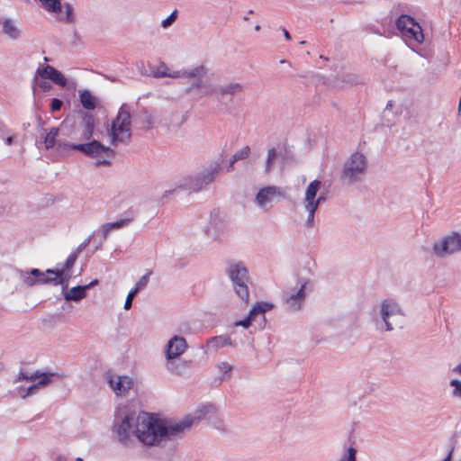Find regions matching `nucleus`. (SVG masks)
Here are the masks:
<instances>
[{"instance_id": "f257e3e1", "label": "nucleus", "mask_w": 461, "mask_h": 461, "mask_svg": "<svg viewBox=\"0 0 461 461\" xmlns=\"http://www.w3.org/2000/svg\"><path fill=\"white\" fill-rule=\"evenodd\" d=\"M212 406H205L197 412V417L186 416L177 422H168L159 420L147 412L137 415L134 436L144 445L158 446L167 440L182 438L185 430H188L195 420H199L205 415Z\"/></svg>"}, {"instance_id": "f03ea898", "label": "nucleus", "mask_w": 461, "mask_h": 461, "mask_svg": "<svg viewBox=\"0 0 461 461\" xmlns=\"http://www.w3.org/2000/svg\"><path fill=\"white\" fill-rule=\"evenodd\" d=\"M55 377H58V375L55 373H40L39 371H36L30 375H25L24 373H20L14 380V383L17 384L24 382V384L16 386L14 393L15 395L25 399L36 394L40 389L50 384Z\"/></svg>"}, {"instance_id": "7ed1b4c3", "label": "nucleus", "mask_w": 461, "mask_h": 461, "mask_svg": "<svg viewBox=\"0 0 461 461\" xmlns=\"http://www.w3.org/2000/svg\"><path fill=\"white\" fill-rule=\"evenodd\" d=\"M111 144L118 147L120 144H128L131 138V108L122 104L118 111L117 116L112 121L110 128L107 129Z\"/></svg>"}, {"instance_id": "20e7f679", "label": "nucleus", "mask_w": 461, "mask_h": 461, "mask_svg": "<svg viewBox=\"0 0 461 461\" xmlns=\"http://www.w3.org/2000/svg\"><path fill=\"white\" fill-rule=\"evenodd\" d=\"M136 418L134 411L127 406L120 407L115 411L113 431L117 440L122 445H128L134 436Z\"/></svg>"}, {"instance_id": "39448f33", "label": "nucleus", "mask_w": 461, "mask_h": 461, "mask_svg": "<svg viewBox=\"0 0 461 461\" xmlns=\"http://www.w3.org/2000/svg\"><path fill=\"white\" fill-rule=\"evenodd\" d=\"M367 170V158L360 152H354L344 162L340 179L343 183L353 184L361 181Z\"/></svg>"}, {"instance_id": "423d86ee", "label": "nucleus", "mask_w": 461, "mask_h": 461, "mask_svg": "<svg viewBox=\"0 0 461 461\" xmlns=\"http://www.w3.org/2000/svg\"><path fill=\"white\" fill-rule=\"evenodd\" d=\"M379 316L384 324V330L391 331L402 328L405 313L397 301L388 298L381 302Z\"/></svg>"}, {"instance_id": "0eeeda50", "label": "nucleus", "mask_w": 461, "mask_h": 461, "mask_svg": "<svg viewBox=\"0 0 461 461\" xmlns=\"http://www.w3.org/2000/svg\"><path fill=\"white\" fill-rule=\"evenodd\" d=\"M321 186V182L320 180H313L305 189L304 197L303 199V206L307 213L304 226L308 229L314 227L315 212L321 203L325 201V197L323 195L317 196Z\"/></svg>"}, {"instance_id": "6e6552de", "label": "nucleus", "mask_w": 461, "mask_h": 461, "mask_svg": "<svg viewBox=\"0 0 461 461\" xmlns=\"http://www.w3.org/2000/svg\"><path fill=\"white\" fill-rule=\"evenodd\" d=\"M227 274L233 284L237 295L240 300L248 303L249 297L248 287L249 277L248 269L241 262H230Z\"/></svg>"}, {"instance_id": "1a4fd4ad", "label": "nucleus", "mask_w": 461, "mask_h": 461, "mask_svg": "<svg viewBox=\"0 0 461 461\" xmlns=\"http://www.w3.org/2000/svg\"><path fill=\"white\" fill-rule=\"evenodd\" d=\"M116 156L115 151L98 140H90L88 137V166L98 168L110 167Z\"/></svg>"}, {"instance_id": "9d476101", "label": "nucleus", "mask_w": 461, "mask_h": 461, "mask_svg": "<svg viewBox=\"0 0 461 461\" xmlns=\"http://www.w3.org/2000/svg\"><path fill=\"white\" fill-rule=\"evenodd\" d=\"M309 284L308 280L299 279L296 283L298 289L287 288L283 294V302L286 311L294 312L302 309L305 299V289Z\"/></svg>"}, {"instance_id": "9b49d317", "label": "nucleus", "mask_w": 461, "mask_h": 461, "mask_svg": "<svg viewBox=\"0 0 461 461\" xmlns=\"http://www.w3.org/2000/svg\"><path fill=\"white\" fill-rule=\"evenodd\" d=\"M432 249L434 255L441 258L461 251V234L452 232L444 236L434 242Z\"/></svg>"}, {"instance_id": "f8f14e48", "label": "nucleus", "mask_w": 461, "mask_h": 461, "mask_svg": "<svg viewBox=\"0 0 461 461\" xmlns=\"http://www.w3.org/2000/svg\"><path fill=\"white\" fill-rule=\"evenodd\" d=\"M396 27L405 39L413 40L418 43L424 41L420 25L409 15L402 14L396 21Z\"/></svg>"}, {"instance_id": "ddd939ff", "label": "nucleus", "mask_w": 461, "mask_h": 461, "mask_svg": "<svg viewBox=\"0 0 461 461\" xmlns=\"http://www.w3.org/2000/svg\"><path fill=\"white\" fill-rule=\"evenodd\" d=\"M131 221V219H122L114 222H108L102 226L101 230H95L88 237V246H92V252L100 249L112 230H119Z\"/></svg>"}, {"instance_id": "4468645a", "label": "nucleus", "mask_w": 461, "mask_h": 461, "mask_svg": "<svg viewBox=\"0 0 461 461\" xmlns=\"http://www.w3.org/2000/svg\"><path fill=\"white\" fill-rule=\"evenodd\" d=\"M37 75L43 79H50L54 84L62 86L69 91H76L77 84L73 79H68L65 76L57 70L54 67L45 65L42 68H39L36 71Z\"/></svg>"}, {"instance_id": "2eb2a0df", "label": "nucleus", "mask_w": 461, "mask_h": 461, "mask_svg": "<svg viewBox=\"0 0 461 461\" xmlns=\"http://www.w3.org/2000/svg\"><path fill=\"white\" fill-rule=\"evenodd\" d=\"M70 128V136L78 133L80 140L86 139V113L79 110L76 114L68 116L62 124V129Z\"/></svg>"}, {"instance_id": "dca6fc26", "label": "nucleus", "mask_w": 461, "mask_h": 461, "mask_svg": "<svg viewBox=\"0 0 461 461\" xmlns=\"http://www.w3.org/2000/svg\"><path fill=\"white\" fill-rule=\"evenodd\" d=\"M108 383L115 394L120 396H126L133 386L132 379L127 375H111Z\"/></svg>"}, {"instance_id": "f3484780", "label": "nucleus", "mask_w": 461, "mask_h": 461, "mask_svg": "<svg viewBox=\"0 0 461 461\" xmlns=\"http://www.w3.org/2000/svg\"><path fill=\"white\" fill-rule=\"evenodd\" d=\"M187 343L184 337L174 336L167 343L166 358L167 360L176 359L181 356L186 349Z\"/></svg>"}, {"instance_id": "a211bd4d", "label": "nucleus", "mask_w": 461, "mask_h": 461, "mask_svg": "<svg viewBox=\"0 0 461 461\" xmlns=\"http://www.w3.org/2000/svg\"><path fill=\"white\" fill-rule=\"evenodd\" d=\"M197 67H202L203 68V72L196 77H186L188 79L194 80V82L187 87L186 92H196L203 95H207L211 91V84L208 80L203 79V77L206 76L208 70L204 65H198Z\"/></svg>"}, {"instance_id": "6ab92c4d", "label": "nucleus", "mask_w": 461, "mask_h": 461, "mask_svg": "<svg viewBox=\"0 0 461 461\" xmlns=\"http://www.w3.org/2000/svg\"><path fill=\"white\" fill-rule=\"evenodd\" d=\"M276 196L285 197V193L277 186H267L261 188L256 195V203L265 208Z\"/></svg>"}, {"instance_id": "aec40b11", "label": "nucleus", "mask_w": 461, "mask_h": 461, "mask_svg": "<svg viewBox=\"0 0 461 461\" xmlns=\"http://www.w3.org/2000/svg\"><path fill=\"white\" fill-rule=\"evenodd\" d=\"M219 166L206 168L196 177L194 182L191 185V188L194 191L201 190L204 185H207L214 180L215 176L219 173Z\"/></svg>"}, {"instance_id": "412c9836", "label": "nucleus", "mask_w": 461, "mask_h": 461, "mask_svg": "<svg viewBox=\"0 0 461 461\" xmlns=\"http://www.w3.org/2000/svg\"><path fill=\"white\" fill-rule=\"evenodd\" d=\"M17 275L19 279L27 286L41 285L44 277L43 271L38 268H32L30 271L17 270Z\"/></svg>"}, {"instance_id": "4be33fe9", "label": "nucleus", "mask_w": 461, "mask_h": 461, "mask_svg": "<svg viewBox=\"0 0 461 461\" xmlns=\"http://www.w3.org/2000/svg\"><path fill=\"white\" fill-rule=\"evenodd\" d=\"M273 308V304L269 303H257L253 308L250 310L249 316L242 321H236L234 326H242L245 329H248L252 321L255 320V317L258 314H264L267 311H269Z\"/></svg>"}, {"instance_id": "5701e85b", "label": "nucleus", "mask_w": 461, "mask_h": 461, "mask_svg": "<svg viewBox=\"0 0 461 461\" xmlns=\"http://www.w3.org/2000/svg\"><path fill=\"white\" fill-rule=\"evenodd\" d=\"M2 25V33L12 41H16L22 36V29L17 22L10 17H5L0 22Z\"/></svg>"}, {"instance_id": "b1692460", "label": "nucleus", "mask_w": 461, "mask_h": 461, "mask_svg": "<svg viewBox=\"0 0 461 461\" xmlns=\"http://www.w3.org/2000/svg\"><path fill=\"white\" fill-rule=\"evenodd\" d=\"M95 109L104 116H106V110L104 102L99 97L92 95L88 92V135H91L95 124V120L92 118L89 112Z\"/></svg>"}, {"instance_id": "393cba45", "label": "nucleus", "mask_w": 461, "mask_h": 461, "mask_svg": "<svg viewBox=\"0 0 461 461\" xmlns=\"http://www.w3.org/2000/svg\"><path fill=\"white\" fill-rule=\"evenodd\" d=\"M228 227L229 224L226 221L212 218L206 231L208 236L214 240H221L227 233Z\"/></svg>"}, {"instance_id": "a878e982", "label": "nucleus", "mask_w": 461, "mask_h": 461, "mask_svg": "<svg viewBox=\"0 0 461 461\" xmlns=\"http://www.w3.org/2000/svg\"><path fill=\"white\" fill-rule=\"evenodd\" d=\"M243 90L244 86L240 83L231 82L226 85L219 86L215 88L214 91L218 95L221 97H233L235 95L241 94Z\"/></svg>"}, {"instance_id": "bb28decb", "label": "nucleus", "mask_w": 461, "mask_h": 461, "mask_svg": "<svg viewBox=\"0 0 461 461\" xmlns=\"http://www.w3.org/2000/svg\"><path fill=\"white\" fill-rule=\"evenodd\" d=\"M44 277L42 278L43 281L41 282V285L45 284H63L65 281L64 277V268H59L56 269H48L45 272H43Z\"/></svg>"}, {"instance_id": "cd10ccee", "label": "nucleus", "mask_w": 461, "mask_h": 461, "mask_svg": "<svg viewBox=\"0 0 461 461\" xmlns=\"http://www.w3.org/2000/svg\"><path fill=\"white\" fill-rule=\"evenodd\" d=\"M203 72L202 67H194L188 69L172 70L168 68L167 77L171 78H186L187 77H196Z\"/></svg>"}, {"instance_id": "c85d7f7f", "label": "nucleus", "mask_w": 461, "mask_h": 461, "mask_svg": "<svg viewBox=\"0 0 461 461\" xmlns=\"http://www.w3.org/2000/svg\"><path fill=\"white\" fill-rule=\"evenodd\" d=\"M225 346H236L228 336H215L208 339L206 347L208 349H218Z\"/></svg>"}, {"instance_id": "c756f323", "label": "nucleus", "mask_w": 461, "mask_h": 461, "mask_svg": "<svg viewBox=\"0 0 461 461\" xmlns=\"http://www.w3.org/2000/svg\"><path fill=\"white\" fill-rule=\"evenodd\" d=\"M86 293V285H78L72 287L65 293L64 297L67 301H78L85 297Z\"/></svg>"}, {"instance_id": "7c9ffc66", "label": "nucleus", "mask_w": 461, "mask_h": 461, "mask_svg": "<svg viewBox=\"0 0 461 461\" xmlns=\"http://www.w3.org/2000/svg\"><path fill=\"white\" fill-rule=\"evenodd\" d=\"M59 128H51L50 131L46 134L44 139V145L46 149H50L56 145V138L59 134Z\"/></svg>"}, {"instance_id": "2f4dec72", "label": "nucleus", "mask_w": 461, "mask_h": 461, "mask_svg": "<svg viewBox=\"0 0 461 461\" xmlns=\"http://www.w3.org/2000/svg\"><path fill=\"white\" fill-rule=\"evenodd\" d=\"M249 153H250V148L249 146H245L241 149L235 152L230 159V168H232L233 164L236 161L247 158L249 157Z\"/></svg>"}, {"instance_id": "473e14b6", "label": "nucleus", "mask_w": 461, "mask_h": 461, "mask_svg": "<svg viewBox=\"0 0 461 461\" xmlns=\"http://www.w3.org/2000/svg\"><path fill=\"white\" fill-rule=\"evenodd\" d=\"M217 368L221 372V380H225L230 377V372L232 370V366L228 362H219L217 364Z\"/></svg>"}, {"instance_id": "72a5a7b5", "label": "nucleus", "mask_w": 461, "mask_h": 461, "mask_svg": "<svg viewBox=\"0 0 461 461\" xmlns=\"http://www.w3.org/2000/svg\"><path fill=\"white\" fill-rule=\"evenodd\" d=\"M166 366L168 371L177 375H180L185 368L184 363L176 362L175 359L167 360Z\"/></svg>"}, {"instance_id": "f704fd0d", "label": "nucleus", "mask_w": 461, "mask_h": 461, "mask_svg": "<svg viewBox=\"0 0 461 461\" xmlns=\"http://www.w3.org/2000/svg\"><path fill=\"white\" fill-rule=\"evenodd\" d=\"M59 149H73V150H79L82 153L86 155V143H79V144H73V143H59Z\"/></svg>"}, {"instance_id": "c9c22d12", "label": "nucleus", "mask_w": 461, "mask_h": 461, "mask_svg": "<svg viewBox=\"0 0 461 461\" xmlns=\"http://www.w3.org/2000/svg\"><path fill=\"white\" fill-rule=\"evenodd\" d=\"M168 70V67L166 63L161 62L159 66L152 69L151 75L154 77H167V71Z\"/></svg>"}, {"instance_id": "e433bc0d", "label": "nucleus", "mask_w": 461, "mask_h": 461, "mask_svg": "<svg viewBox=\"0 0 461 461\" xmlns=\"http://www.w3.org/2000/svg\"><path fill=\"white\" fill-rule=\"evenodd\" d=\"M276 156L277 153L275 148H272L268 150L265 167L266 172H269L272 169V166L276 158Z\"/></svg>"}, {"instance_id": "4c0bfd02", "label": "nucleus", "mask_w": 461, "mask_h": 461, "mask_svg": "<svg viewBox=\"0 0 461 461\" xmlns=\"http://www.w3.org/2000/svg\"><path fill=\"white\" fill-rule=\"evenodd\" d=\"M449 384L452 387H454L452 391V396L456 398H461V381L452 379Z\"/></svg>"}, {"instance_id": "58836bf2", "label": "nucleus", "mask_w": 461, "mask_h": 461, "mask_svg": "<svg viewBox=\"0 0 461 461\" xmlns=\"http://www.w3.org/2000/svg\"><path fill=\"white\" fill-rule=\"evenodd\" d=\"M357 450L350 447L339 461H357Z\"/></svg>"}, {"instance_id": "ea45409f", "label": "nucleus", "mask_w": 461, "mask_h": 461, "mask_svg": "<svg viewBox=\"0 0 461 461\" xmlns=\"http://www.w3.org/2000/svg\"><path fill=\"white\" fill-rule=\"evenodd\" d=\"M176 17H177V11L175 10L173 11L170 15L164 19L162 22H161V26L163 28H167L169 27L176 20Z\"/></svg>"}, {"instance_id": "a19ab883", "label": "nucleus", "mask_w": 461, "mask_h": 461, "mask_svg": "<svg viewBox=\"0 0 461 461\" xmlns=\"http://www.w3.org/2000/svg\"><path fill=\"white\" fill-rule=\"evenodd\" d=\"M138 294V292L134 289H131L127 297H126V300H125V303H124V309L125 310H129L131 309V305H132V301H133V298L136 296V294Z\"/></svg>"}, {"instance_id": "79ce46f5", "label": "nucleus", "mask_w": 461, "mask_h": 461, "mask_svg": "<svg viewBox=\"0 0 461 461\" xmlns=\"http://www.w3.org/2000/svg\"><path fill=\"white\" fill-rule=\"evenodd\" d=\"M150 275V272L148 273L147 275L143 276L136 284L135 287L133 288L134 290H136L138 293L142 289L144 288L148 282H149V276Z\"/></svg>"}, {"instance_id": "37998d69", "label": "nucleus", "mask_w": 461, "mask_h": 461, "mask_svg": "<svg viewBox=\"0 0 461 461\" xmlns=\"http://www.w3.org/2000/svg\"><path fill=\"white\" fill-rule=\"evenodd\" d=\"M77 255L75 253L70 254L66 262L64 263V266L61 268H64V272L68 269H69L76 262Z\"/></svg>"}, {"instance_id": "c03bdc74", "label": "nucleus", "mask_w": 461, "mask_h": 461, "mask_svg": "<svg viewBox=\"0 0 461 461\" xmlns=\"http://www.w3.org/2000/svg\"><path fill=\"white\" fill-rule=\"evenodd\" d=\"M62 107V101L58 98H53L50 103L52 112L59 111Z\"/></svg>"}, {"instance_id": "a18cd8bd", "label": "nucleus", "mask_w": 461, "mask_h": 461, "mask_svg": "<svg viewBox=\"0 0 461 461\" xmlns=\"http://www.w3.org/2000/svg\"><path fill=\"white\" fill-rule=\"evenodd\" d=\"M5 145L11 146L14 144V134L9 130V133L5 136V139H2Z\"/></svg>"}, {"instance_id": "49530a36", "label": "nucleus", "mask_w": 461, "mask_h": 461, "mask_svg": "<svg viewBox=\"0 0 461 461\" xmlns=\"http://www.w3.org/2000/svg\"><path fill=\"white\" fill-rule=\"evenodd\" d=\"M8 133V127L5 124V122L2 120H0V139H5V136Z\"/></svg>"}, {"instance_id": "de8ad7c7", "label": "nucleus", "mask_w": 461, "mask_h": 461, "mask_svg": "<svg viewBox=\"0 0 461 461\" xmlns=\"http://www.w3.org/2000/svg\"><path fill=\"white\" fill-rule=\"evenodd\" d=\"M51 459L53 461H68V457L62 454L53 452L51 454Z\"/></svg>"}, {"instance_id": "09e8293b", "label": "nucleus", "mask_w": 461, "mask_h": 461, "mask_svg": "<svg viewBox=\"0 0 461 461\" xmlns=\"http://www.w3.org/2000/svg\"><path fill=\"white\" fill-rule=\"evenodd\" d=\"M38 86L41 89H42L44 92H47V91H49L51 88L50 83H49L48 81H45V80L40 81L38 83Z\"/></svg>"}, {"instance_id": "8fccbe9b", "label": "nucleus", "mask_w": 461, "mask_h": 461, "mask_svg": "<svg viewBox=\"0 0 461 461\" xmlns=\"http://www.w3.org/2000/svg\"><path fill=\"white\" fill-rule=\"evenodd\" d=\"M80 104L84 109H86V89L80 91Z\"/></svg>"}, {"instance_id": "3c124183", "label": "nucleus", "mask_w": 461, "mask_h": 461, "mask_svg": "<svg viewBox=\"0 0 461 461\" xmlns=\"http://www.w3.org/2000/svg\"><path fill=\"white\" fill-rule=\"evenodd\" d=\"M283 33H284V36L285 38L287 40V41H291V35L289 33V32L286 30V29H283Z\"/></svg>"}, {"instance_id": "603ef678", "label": "nucleus", "mask_w": 461, "mask_h": 461, "mask_svg": "<svg viewBox=\"0 0 461 461\" xmlns=\"http://www.w3.org/2000/svg\"><path fill=\"white\" fill-rule=\"evenodd\" d=\"M452 452H453V449H451L449 451L448 455L442 461H451L452 460Z\"/></svg>"}, {"instance_id": "864d4df0", "label": "nucleus", "mask_w": 461, "mask_h": 461, "mask_svg": "<svg viewBox=\"0 0 461 461\" xmlns=\"http://www.w3.org/2000/svg\"><path fill=\"white\" fill-rule=\"evenodd\" d=\"M453 372L454 373H456V374H459L461 375V364L456 366L454 369H453Z\"/></svg>"}, {"instance_id": "5fc2aeb1", "label": "nucleus", "mask_w": 461, "mask_h": 461, "mask_svg": "<svg viewBox=\"0 0 461 461\" xmlns=\"http://www.w3.org/2000/svg\"><path fill=\"white\" fill-rule=\"evenodd\" d=\"M98 281L95 279V280H93L91 282L88 283V289H90L91 287L95 286V285H97Z\"/></svg>"}, {"instance_id": "6e6d98bb", "label": "nucleus", "mask_w": 461, "mask_h": 461, "mask_svg": "<svg viewBox=\"0 0 461 461\" xmlns=\"http://www.w3.org/2000/svg\"><path fill=\"white\" fill-rule=\"evenodd\" d=\"M457 113H458L459 115H461V96H460L459 103H458Z\"/></svg>"}, {"instance_id": "4d7b16f0", "label": "nucleus", "mask_w": 461, "mask_h": 461, "mask_svg": "<svg viewBox=\"0 0 461 461\" xmlns=\"http://www.w3.org/2000/svg\"><path fill=\"white\" fill-rule=\"evenodd\" d=\"M260 29H261L260 25H256L255 26V31L258 32Z\"/></svg>"}, {"instance_id": "13d9d810", "label": "nucleus", "mask_w": 461, "mask_h": 461, "mask_svg": "<svg viewBox=\"0 0 461 461\" xmlns=\"http://www.w3.org/2000/svg\"><path fill=\"white\" fill-rule=\"evenodd\" d=\"M76 461H84V459L82 457H77Z\"/></svg>"}, {"instance_id": "bf43d9fd", "label": "nucleus", "mask_w": 461, "mask_h": 461, "mask_svg": "<svg viewBox=\"0 0 461 461\" xmlns=\"http://www.w3.org/2000/svg\"><path fill=\"white\" fill-rule=\"evenodd\" d=\"M244 20H245V21H248V20H249V16H245V17H244Z\"/></svg>"}, {"instance_id": "052dcab7", "label": "nucleus", "mask_w": 461, "mask_h": 461, "mask_svg": "<svg viewBox=\"0 0 461 461\" xmlns=\"http://www.w3.org/2000/svg\"><path fill=\"white\" fill-rule=\"evenodd\" d=\"M300 43H301L302 45H304L305 41H302Z\"/></svg>"}]
</instances>
